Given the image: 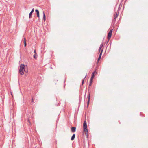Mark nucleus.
<instances>
[{
    "label": "nucleus",
    "mask_w": 148,
    "mask_h": 148,
    "mask_svg": "<svg viewBox=\"0 0 148 148\" xmlns=\"http://www.w3.org/2000/svg\"><path fill=\"white\" fill-rule=\"evenodd\" d=\"M84 132L85 133L86 136L88 137V133L87 128V125L86 121H85L83 123Z\"/></svg>",
    "instance_id": "obj_1"
},
{
    "label": "nucleus",
    "mask_w": 148,
    "mask_h": 148,
    "mask_svg": "<svg viewBox=\"0 0 148 148\" xmlns=\"http://www.w3.org/2000/svg\"><path fill=\"white\" fill-rule=\"evenodd\" d=\"M25 66L24 64H21L19 70V72L20 73L21 75H23L24 74V71L26 72V71L25 70Z\"/></svg>",
    "instance_id": "obj_2"
},
{
    "label": "nucleus",
    "mask_w": 148,
    "mask_h": 148,
    "mask_svg": "<svg viewBox=\"0 0 148 148\" xmlns=\"http://www.w3.org/2000/svg\"><path fill=\"white\" fill-rule=\"evenodd\" d=\"M90 92L88 90V92L87 98L88 99V100L87 101V106L88 107L89 106V103L90 99Z\"/></svg>",
    "instance_id": "obj_3"
},
{
    "label": "nucleus",
    "mask_w": 148,
    "mask_h": 148,
    "mask_svg": "<svg viewBox=\"0 0 148 148\" xmlns=\"http://www.w3.org/2000/svg\"><path fill=\"white\" fill-rule=\"evenodd\" d=\"M112 30H111L108 33V36L107 37L108 39L109 40L110 38L111 37L112 32Z\"/></svg>",
    "instance_id": "obj_4"
},
{
    "label": "nucleus",
    "mask_w": 148,
    "mask_h": 148,
    "mask_svg": "<svg viewBox=\"0 0 148 148\" xmlns=\"http://www.w3.org/2000/svg\"><path fill=\"white\" fill-rule=\"evenodd\" d=\"M95 74H97V72L96 71H94V72H93L92 73V76L90 78V80H91V81H93V79L94 77Z\"/></svg>",
    "instance_id": "obj_5"
},
{
    "label": "nucleus",
    "mask_w": 148,
    "mask_h": 148,
    "mask_svg": "<svg viewBox=\"0 0 148 148\" xmlns=\"http://www.w3.org/2000/svg\"><path fill=\"white\" fill-rule=\"evenodd\" d=\"M119 12V11L118 12ZM119 15V12L118 13H117V12H115L114 13V19H116L117 17Z\"/></svg>",
    "instance_id": "obj_6"
},
{
    "label": "nucleus",
    "mask_w": 148,
    "mask_h": 148,
    "mask_svg": "<svg viewBox=\"0 0 148 148\" xmlns=\"http://www.w3.org/2000/svg\"><path fill=\"white\" fill-rule=\"evenodd\" d=\"M71 130L73 133L75 132L76 131V127H72L71 128Z\"/></svg>",
    "instance_id": "obj_7"
},
{
    "label": "nucleus",
    "mask_w": 148,
    "mask_h": 148,
    "mask_svg": "<svg viewBox=\"0 0 148 148\" xmlns=\"http://www.w3.org/2000/svg\"><path fill=\"white\" fill-rule=\"evenodd\" d=\"M34 8L32 9V10L29 13V18H30L32 17V13H33V12H34Z\"/></svg>",
    "instance_id": "obj_8"
},
{
    "label": "nucleus",
    "mask_w": 148,
    "mask_h": 148,
    "mask_svg": "<svg viewBox=\"0 0 148 148\" xmlns=\"http://www.w3.org/2000/svg\"><path fill=\"white\" fill-rule=\"evenodd\" d=\"M75 134H73L71 138V140H73L75 137Z\"/></svg>",
    "instance_id": "obj_9"
},
{
    "label": "nucleus",
    "mask_w": 148,
    "mask_h": 148,
    "mask_svg": "<svg viewBox=\"0 0 148 148\" xmlns=\"http://www.w3.org/2000/svg\"><path fill=\"white\" fill-rule=\"evenodd\" d=\"M103 43H101L100 45V47H99V52H100V51H101V49L102 47H103Z\"/></svg>",
    "instance_id": "obj_10"
},
{
    "label": "nucleus",
    "mask_w": 148,
    "mask_h": 148,
    "mask_svg": "<svg viewBox=\"0 0 148 148\" xmlns=\"http://www.w3.org/2000/svg\"><path fill=\"white\" fill-rule=\"evenodd\" d=\"M43 19L44 21H45L46 20V18H45V16L44 13V12H43Z\"/></svg>",
    "instance_id": "obj_11"
},
{
    "label": "nucleus",
    "mask_w": 148,
    "mask_h": 148,
    "mask_svg": "<svg viewBox=\"0 0 148 148\" xmlns=\"http://www.w3.org/2000/svg\"><path fill=\"white\" fill-rule=\"evenodd\" d=\"M103 49H102L101 50V51H100V54L99 55V58H101V55H102V52H103Z\"/></svg>",
    "instance_id": "obj_12"
},
{
    "label": "nucleus",
    "mask_w": 148,
    "mask_h": 148,
    "mask_svg": "<svg viewBox=\"0 0 148 148\" xmlns=\"http://www.w3.org/2000/svg\"><path fill=\"white\" fill-rule=\"evenodd\" d=\"M33 57L35 59H36L37 58V54H35L33 55Z\"/></svg>",
    "instance_id": "obj_13"
},
{
    "label": "nucleus",
    "mask_w": 148,
    "mask_h": 148,
    "mask_svg": "<svg viewBox=\"0 0 148 148\" xmlns=\"http://www.w3.org/2000/svg\"><path fill=\"white\" fill-rule=\"evenodd\" d=\"M24 46L25 47L26 46V38H24Z\"/></svg>",
    "instance_id": "obj_14"
},
{
    "label": "nucleus",
    "mask_w": 148,
    "mask_h": 148,
    "mask_svg": "<svg viewBox=\"0 0 148 148\" xmlns=\"http://www.w3.org/2000/svg\"><path fill=\"white\" fill-rule=\"evenodd\" d=\"M86 75L85 76L84 78L83 79H82V85H83V84H84V79H85V78H86Z\"/></svg>",
    "instance_id": "obj_15"
},
{
    "label": "nucleus",
    "mask_w": 148,
    "mask_h": 148,
    "mask_svg": "<svg viewBox=\"0 0 148 148\" xmlns=\"http://www.w3.org/2000/svg\"><path fill=\"white\" fill-rule=\"evenodd\" d=\"M92 81H91V80H90V83H89V86H91V85H92Z\"/></svg>",
    "instance_id": "obj_16"
},
{
    "label": "nucleus",
    "mask_w": 148,
    "mask_h": 148,
    "mask_svg": "<svg viewBox=\"0 0 148 148\" xmlns=\"http://www.w3.org/2000/svg\"><path fill=\"white\" fill-rule=\"evenodd\" d=\"M35 11L36 12L37 14H38V13H39V11L37 9L35 10Z\"/></svg>",
    "instance_id": "obj_17"
},
{
    "label": "nucleus",
    "mask_w": 148,
    "mask_h": 148,
    "mask_svg": "<svg viewBox=\"0 0 148 148\" xmlns=\"http://www.w3.org/2000/svg\"><path fill=\"white\" fill-rule=\"evenodd\" d=\"M121 4H120L119 6V8H118V10H117V12H118L119 11V10L120 9V8L121 7Z\"/></svg>",
    "instance_id": "obj_18"
},
{
    "label": "nucleus",
    "mask_w": 148,
    "mask_h": 148,
    "mask_svg": "<svg viewBox=\"0 0 148 148\" xmlns=\"http://www.w3.org/2000/svg\"><path fill=\"white\" fill-rule=\"evenodd\" d=\"M100 58H99V57L98 59V60H97V63H98L99 61V60H100Z\"/></svg>",
    "instance_id": "obj_19"
},
{
    "label": "nucleus",
    "mask_w": 148,
    "mask_h": 148,
    "mask_svg": "<svg viewBox=\"0 0 148 148\" xmlns=\"http://www.w3.org/2000/svg\"><path fill=\"white\" fill-rule=\"evenodd\" d=\"M37 16L39 18L40 17L39 16V13H38V14H37Z\"/></svg>",
    "instance_id": "obj_20"
},
{
    "label": "nucleus",
    "mask_w": 148,
    "mask_h": 148,
    "mask_svg": "<svg viewBox=\"0 0 148 148\" xmlns=\"http://www.w3.org/2000/svg\"><path fill=\"white\" fill-rule=\"evenodd\" d=\"M32 102H34V99H33V97H32Z\"/></svg>",
    "instance_id": "obj_21"
},
{
    "label": "nucleus",
    "mask_w": 148,
    "mask_h": 148,
    "mask_svg": "<svg viewBox=\"0 0 148 148\" xmlns=\"http://www.w3.org/2000/svg\"><path fill=\"white\" fill-rule=\"evenodd\" d=\"M34 53H35V54H37L36 51V50L35 49L34 51Z\"/></svg>",
    "instance_id": "obj_22"
},
{
    "label": "nucleus",
    "mask_w": 148,
    "mask_h": 148,
    "mask_svg": "<svg viewBox=\"0 0 148 148\" xmlns=\"http://www.w3.org/2000/svg\"><path fill=\"white\" fill-rule=\"evenodd\" d=\"M28 121H29V123L30 122V121H29V119H28Z\"/></svg>",
    "instance_id": "obj_23"
},
{
    "label": "nucleus",
    "mask_w": 148,
    "mask_h": 148,
    "mask_svg": "<svg viewBox=\"0 0 148 148\" xmlns=\"http://www.w3.org/2000/svg\"><path fill=\"white\" fill-rule=\"evenodd\" d=\"M86 92H85V95H86Z\"/></svg>",
    "instance_id": "obj_24"
}]
</instances>
